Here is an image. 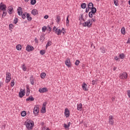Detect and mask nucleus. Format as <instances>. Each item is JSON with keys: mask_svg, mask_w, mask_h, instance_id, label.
I'll return each mask as SVG.
<instances>
[{"mask_svg": "<svg viewBox=\"0 0 130 130\" xmlns=\"http://www.w3.org/2000/svg\"><path fill=\"white\" fill-rule=\"evenodd\" d=\"M17 14L19 16H21L22 18L23 19V20H25L26 19V17H27V12H24L23 14V9H22V7H19L17 9Z\"/></svg>", "mask_w": 130, "mask_h": 130, "instance_id": "nucleus-1", "label": "nucleus"}, {"mask_svg": "<svg viewBox=\"0 0 130 130\" xmlns=\"http://www.w3.org/2000/svg\"><path fill=\"white\" fill-rule=\"evenodd\" d=\"M24 124L26 125V127L28 130L32 129L33 127L34 126V122L32 123L30 120L25 121Z\"/></svg>", "mask_w": 130, "mask_h": 130, "instance_id": "nucleus-2", "label": "nucleus"}, {"mask_svg": "<svg viewBox=\"0 0 130 130\" xmlns=\"http://www.w3.org/2000/svg\"><path fill=\"white\" fill-rule=\"evenodd\" d=\"M82 25L83 27L91 28V27H92V22H91V20L88 19L87 21H84Z\"/></svg>", "mask_w": 130, "mask_h": 130, "instance_id": "nucleus-3", "label": "nucleus"}, {"mask_svg": "<svg viewBox=\"0 0 130 130\" xmlns=\"http://www.w3.org/2000/svg\"><path fill=\"white\" fill-rule=\"evenodd\" d=\"M2 11H7V5H5L3 3L0 4V13Z\"/></svg>", "mask_w": 130, "mask_h": 130, "instance_id": "nucleus-4", "label": "nucleus"}, {"mask_svg": "<svg viewBox=\"0 0 130 130\" xmlns=\"http://www.w3.org/2000/svg\"><path fill=\"white\" fill-rule=\"evenodd\" d=\"M120 78L122 80H126L127 79V73L126 72H123V73L120 74Z\"/></svg>", "mask_w": 130, "mask_h": 130, "instance_id": "nucleus-5", "label": "nucleus"}, {"mask_svg": "<svg viewBox=\"0 0 130 130\" xmlns=\"http://www.w3.org/2000/svg\"><path fill=\"white\" fill-rule=\"evenodd\" d=\"M114 117L112 115H110L109 116V124L111 125H113V123H114Z\"/></svg>", "mask_w": 130, "mask_h": 130, "instance_id": "nucleus-6", "label": "nucleus"}, {"mask_svg": "<svg viewBox=\"0 0 130 130\" xmlns=\"http://www.w3.org/2000/svg\"><path fill=\"white\" fill-rule=\"evenodd\" d=\"M22 88L20 89V91L19 92V96L20 98H23V96H25V94L26 93V90L23 89L22 90Z\"/></svg>", "mask_w": 130, "mask_h": 130, "instance_id": "nucleus-7", "label": "nucleus"}, {"mask_svg": "<svg viewBox=\"0 0 130 130\" xmlns=\"http://www.w3.org/2000/svg\"><path fill=\"white\" fill-rule=\"evenodd\" d=\"M65 64L69 68H72V63L71 62L70 58H67V60L65 61Z\"/></svg>", "mask_w": 130, "mask_h": 130, "instance_id": "nucleus-8", "label": "nucleus"}, {"mask_svg": "<svg viewBox=\"0 0 130 130\" xmlns=\"http://www.w3.org/2000/svg\"><path fill=\"white\" fill-rule=\"evenodd\" d=\"M10 81H11V73L8 72L6 74V83H9Z\"/></svg>", "mask_w": 130, "mask_h": 130, "instance_id": "nucleus-9", "label": "nucleus"}, {"mask_svg": "<svg viewBox=\"0 0 130 130\" xmlns=\"http://www.w3.org/2000/svg\"><path fill=\"white\" fill-rule=\"evenodd\" d=\"M40 93H45V92H48V89L46 87L41 88L39 89Z\"/></svg>", "mask_w": 130, "mask_h": 130, "instance_id": "nucleus-10", "label": "nucleus"}, {"mask_svg": "<svg viewBox=\"0 0 130 130\" xmlns=\"http://www.w3.org/2000/svg\"><path fill=\"white\" fill-rule=\"evenodd\" d=\"M26 51H32V50H34V47L31 45H28L26 47Z\"/></svg>", "mask_w": 130, "mask_h": 130, "instance_id": "nucleus-11", "label": "nucleus"}, {"mask_svg": "<svg viewBox=\"0 0 130 130\" xmlns=\"http://www.w3.org/2000/svg\"><path fill=\"white\" fill-rule=\"evenodd\" d=\"M33 112L35 115H38V113H39V107H35L34 109Z\"/></svg>", "mask_w": 130, "mask_h": 130, "instance_id": "nucleus-12", "label": "nucleus"}, {"mask_svg": "<svg viewBox=\"0 0 130 130\" xmlns=\"http://www.w3.org/2000/svg\"><path fill=\"white\" fill-rule=\"evenodd\" d=\"M88 87V85L86 84V83L83 82L82 84V88L84 91H88V87Z\"/></svg>", "mask_w": 130, "mask_h": 130, "instance_id": "nucleus-13", "label": "nucleus"}, {"mask_svg": "<svg viewBox=\"0 0 130 130\" xmlns=\"http://www.w3.org/2000/svg\"><path fill=\"white\" fill-rule=\"evenodd\" d=\"M64 114L66 117H69V116H70V111L69 110V109L66 108L65 109Z\"/></svg>", "mask_w": 130, "mask_h": 130, "instance_id": "nucleus-14", "label": "nucleus"}, {"mask_svg": "<svg viewBox=\"0 0 130 130\" xmlns=\"http://www.w3.org/2000/svg\"><path fill=\"white\" fill-rule=\"evenodd\" d=\"M34 100H35V99H34V98H33V96H32V95L29 96L28 98H27L26 99V101L32 102V101H34Z\"/></svg>", "mask_w": 130, "mask_h": 130, "instance_id": "nucleus-15", "label": "nucleus"}, {"mask_svg": "<svg viewBox=\"0 0 130 130\" xmlns=\"http://www.w3.org/2000/svg\"><path fill=\"white\" fill-rule=\"evenodd\" d=\"M90 10H91L90 13H92V14H93V15H95V14H96V12H97V9L95 7L90 8Z\"/></svg>", "mask_w": 130, "mask_h": 130, "instance_id": "nucleus-16", "label": "nucleus"}, {"mask_svg": "<svg viewBox=\"0 0 130 130\" xmlns=\"http://www.w3.org/2000/svg\"><path fill=\"white\" fill-rule=\"evenodd\" d=\"M31 14L34 16H36V15H38V11L37 9H34L31 11Z\"/></svg>", "mask_w": 130, "mask_h": 130, "instance_id": "nucleus-17", "label": "nucleus"}, {"mask_svg": "<svg viewBox=\"0 0 130 130\" xmlns=\"http://www.w3.org/2000/svg\"><path fill=\"white\" fill-rule=\"evenodd\" d=\"M26 19H27V21H28V22H31V21L32 20V17H31L30 16V14H29V13L27 14Z\"/></svg>", "mask_w": 130, "mask_h": 130, "instance_id": "nucleus-18", "label": "nucleus"}, {"mask_svg": "<svg viewBox=\"0 0 130 130\" xmlns=\"http://www.w3.org/2000/svg\"><path fill=\"white\" fill-rule=\"evenodd\" d=\"M29 80H30V83L31 84V85H34V84H35L34 77H33V76H31L30 77Z\"/></svg>", "mask_w": 130, "mask_h": 130, "instance_id": "nucleus-19", "label": "nucleus"}, {"mask_svg": "<svg viewBox=\"0 0 130 130\" xmlns=\"http://www.w3.org/2000/svg\"><path fill=\"white\" fill-rule=\"evenodd\" d=\"M87 7H88V8L89 9H92L94 8V4H93V3H89L87 5Z\"/></svg>", "mask_w": 130, "mask_h": 130, "instance_id": "nucleus-20", "label": "nucleus"}, {"mask_svg": "<svg viewBox=\"0 0 130 130\" xmlns=\"http://www.w3.org/2000/svg\"><path fill=\"white\" fill-rule=\"evenodd\" d=\"M82 108H83L82 104H79V105L77 106V110L81 111V110H82Z\"/></svg>", "mask_w": 130, "mask_h": 130, "instance_id": "nucleus-21", "label": "nucleus"}, {"mask_svg": "<svg viewBox=\"0 0 130 130\" xmlns=\"http://www.w3.org/2000/svg\"><path fill=\"white\" fill-rule=\"evenodd\" d=\"M8 10L9 14H13V7H9Z\"/></svg>", "mask_w": 130, "mask_h": 130, "instance_id": "nucleus-22", "label": "nucleus"}, {"mask_svg": "<svg viewBox=\"0 0 130 130\" xmlns=\"http://www.w3.org/2000/svg\"><path fill=\"white\" fill-rule=\"evenodd\" d=\"M52 44V42H51V41H48L47 44L46 45V49H47V47H48V46H50Z\"/></svg>", "mask_w": 130, "mask_h": 130, "instance_id": "nucleus-23", "label": "nucleus"}, {"mask_svg": "<svg viewBox=\"0 0 130 130\" xmlns=\"http://www.w3.org/2000/svg\"><path fill=\"white\" fill-rule=\"evenodd\" d=\"M121 33H122L123 35H125V28H124V27L121 28Z\"/></svg>", "mask_w": 130, "mask_h": 130, "instance_id": "nucleus-24", "label": "nucleus"}, {"mask_svg": "<svg viewBox=\"0 0 130 130\" xmlns=\"http://www.w3.org/2000/svg\"><path fill=\"white\" fill-rule=\"evenodd\" d=\"M69 17H70L69 15H68V16H67V19H66V23H67L66 26H67V27H69V26H70V24H69V23H70V20H69Z\"/></svg>", "mask_w": 130, "mask_h": 130, "instance_id": "nucleus-25", "label": "nucleus"}, {"mask_svg": "<svg viewBox=\"0 0 130 130\" xmlns=\"http://www.w3.org/2000/svg\"><path fill=\"white\" fill-rule=\"evenodd\" d=\"M119 57V58H121V59H124V57H125V56L124 55V53L120 54Z\"/></svg>", "mask_w": 130, "mask_h": 130, "instance_id": "nucleus-26", "label": "nucleus"}, {"mask_svg": "<svg viewBox=\"0 0 130 130\" xmlns=\"http://www.w3.org/2000/svg\"><path fill=\"white\" fill-rule=\"evenodd\" d=\"M46 112V107H42L41 109V113H45Z\"/></svg>", "mask_w": 130, "mask_h": 130, "instance_id": "nucleus-27", "label": "nucleus"}, {"mask_svg": "<svg viewBox=\"0 0 130 130\" xmlns=\"http://www.w3.org/2000/svg\"><path fill=\"white\" fill-rule=\"evenodd\" d=\"M81 8L82 9H86L87 8V4L86 3H82L81 5Z\"/></svg>", "mask_w": 130, "mask_h": 130, "instance_id": "nucleus-28", "label": "nucleus"}, {"mask_svg": "<svg viewBox=\"0 0 130 130\" xmlns=\"http://www.w3.org/2000/svg\"><path fill=\"white\" fill-rule=\"evenodd\" d=\"M16 49L17 50H22V46H21V45H16Z\"/></svg>", "mask_w": 130, "mask_h": 130, "instance_id": "nucleus-29", "label": "nucleus"}, {"mask_svg": "<svg viewBox=\"0 0 130 130\" xmlns=\"http://www.w3.org/2000/svg\"><path fill=\"white\" fill-rule=\"evenodd\" d=\"M7 13L8 12H7V11H3L2 17V18H5V17H6V16H7Z\"/></svg>", "mask_w": 130, "mask_h": 130, "instance_id": "nucleus-30", "label": "nucleus"}, {"mask_svg": "<svg viewBox=\"0 0 130 130\" xmlns=\"http://www.w3.org/2000/svg\"><path fill=\"white\" fill-rule=\"evenodd\" d=\"M26 114H27V113L25 112V111H23L21 112V116H22L23 117L26 116Z\"/></svg>", "mask_w": 130, "mask_h": 130, "instance_id": "nucleus-31", "label": "nucleus"}, {"mask_svg": "<svg viewBox=\"0 0 130 130\" xmlns=\"http://www.w3.org/2000/svg\"><path fill=\"white\" fill-rule=\"evenodd\" d=\"M80 16L81 17H79V21H82V20H83V21L85 22V21L86 20H85V19H84V18H83V14H81Z\"/></svg>", "mask_w": 130, "mask_h": 130, "instance_id": "nucleus-32", "label": "nucleus"}, {"mask_svg": "<svg viewBox=\"0 0 130 130\" xmlns=\"http://www.w3.org/2000/svg\"><path fill=\"white\" fill-rule=\"evenodd\" d=\"M61 33H62V30H60V29H58L57 31V35H61Z\"/></svg>", "mask_w": 130, "mask_h": 130, "instance_id": "nucleus-33", "label": "nucleus"}, {"mask_svg": "<svg viewBox=\"0 0 130 130\" xmlns=\"http://www.w3.org/2000/svg\"><path fill=\"white\" fill-rule=\"evenodd\" d=\"M45 76H46V74L45 73H42L41 74V77L42 79H44L45 78Z\"/></svg>", "mask_w": 130, "mask_h": 130, "instance_id": "nucleus-34", "label": "nucleus"}, {"mask_svg": "<svg viewBox=\"0 0 130 130\" xmlns=\"http://www.w3.org/2000/svg\"><path fill=\"white\" fill-rule=\"evenodd\" d=\"M101 50V52H102V53H105V48H104V47H102L100 48Z\"/></svg>", "mask_w": 130, "mask_h": 130, "instance_id": "nucleus-35", "label": "nucleus"}, {"mask_svg": "<svg viewBox=\"0 0 130 130\" xmlns=\"http://www.w3.org/2000/svg\"><path fill=\"white\" fill-rule=\"evenodd\" d=\"M35 4H36V0H31L30 4L32 5V6H34Z\"/></svg>", "mask_w": 130, "mask_h": 130, "instance_id": "nucleus-36", "label": "nucleus"}, {"mask_svg": "<svg viewBox=\"0 0 130 130\" xmlns=\"http://www.w3.org/2000/svg\"><path fill=\"white\" fill-rule=\"evenodd\" d=\"M98 80H92V85H97Z\"/></svg>", "mask_w": 130, "mask_h": 130, "instance_id": "nucleus-37", "label": "nucleus"}, {"mask_svg": "<svg viewBox=\"0 0 130 130\" xmlns=\"http://www.w3.org/2000/svg\"><path fill=\"white\" fill-rule=\"evenodd\" d=\"M114 4L115 6L117 7L118 6V0H114Z\"/></svg>", "mask_w": 130, "mask_h": 130, "instance_id": "nucleus-38", "label": "nucleus"}, {"mask_svg": "<svg viewBox=\"0 0 130 130\" xmlns=\"http://www.w3.org/2000/svg\"><path fill=\"white\" fill-rule=\"evenodd\" d=\"M40 54H41L42 55H44V54H45V50H41L40 51Z\"/></svg>", "mask_w": 130, "mask_h": 130, "instance_id": "nucleus-39", "label": "nucleus"}, {"mask_svg": "<svg viewBox=\"0 0 130 130\" xmlns=\"http://www.w3.org/2000/svg\"><path fill=\"white\" fill-rule=\"evenodd\" d=\"M59 21H60V16H57V17H56V22H57V23H59Z\"/></svg>", "mask_w": 130, "mask_h": 130, "instance_id": "nucleus-40", "label": "nucleus"}, {"mask_svg": "<svg viewBox=\"0 0 130 130\" xmlns=\"http://www.w3.org/2000/svg\"><path fill=\"white\" fill-rule=\"evenodd\" d=\"M93 15H94V13H92V12H89L88 13V16L89 18H93Z\"/></svg>", "mask_w": 130, "mask_h": 130, "instance_id": "nucleus-41", "label": "nucleus"}, {"mask_svg": "<svg viewBox=\"0 0 130 130\" xmlns=\"http://www.w3.org/2000/svg\"><path fill=\"white\" fill-rule=\"evenodd\" d=\"M11 87H14V86H15V80H13L11 81Z\"/></svg>", "mask_w": 130, "mask_h": 130, "instance_id": "nucleus-42", "label": "nucleus"}, {"mask_svg": "<svg viewBox=\"0 0 130 130\" xmlns=\"http://www.w3.org/2000/svg\"><path fill=\"white\" fill-rule=\"evenodd\" d=\"M47 29V27H46V26H44L42 27L43 32H45Z\"/></svg>", "mask_w": 130, "mask_h": 130, "instance_id": "nucleus-43", "label": "nucleus"}, {"mask_svg": "<svg viewBox=\"0 0 130 130\" xmlns=\"http://www.w3.org/2000/svg\"><path fill=\"white\" fill-rule=\"evenodd\" d=\"M22 70L24 72H26V71H27V68L25 67L24 64L22 65Z\"/></svg>", "mask_w": 130, "mask_h": 130, "instance_id": "nucleus-44", "label": "nucleus"}, {"mask_svg": "<svg viewBox=\"0 0 130 130\" xmlns=\"http://www.w3.org/2000/svg\"><path fill=\"white\" fill-rule=\"evenodd\" d=\"M80 60H76V62H75V66H79V64H80Z\"/></svg>", "mask_w": 130, "mask_h": 130, "instance_id": "nucleus-45", "label": "nucleus"}, {"mask_svg": "<svg viewBox=\"0 0 130 130\" xmlns=\"http://www.w3.org/2000/svg\"><path fill=\"white\" fill-rule=\"evenodd\" d=\"M14 24H17L18 23V18L15 17L13 21Z\"/></svg>", "mask_w": 130, "mask_h": 130, "instance_id": "nucleus-46", "label": "nucleus"}, {"mask_svg": "<svg viewBox=\"0 0 130 130\" xmlns=\"http://www.w3.org/2000/svg\"><path fill=\"white\" fill-rule=\"evenodd\" d=\"M44 39H45L44 37H43V35H41L40 38V40H42V41L43 42V41H44Z\"/></svg>", "mask_w": 130, "mask_h": 130, "instance_id": "nucleus-47", "label": "nucleus"}, {"mask_svg": "<svg viewBox=\"0 0 130 130\" xmlns=\"http://www.w3.org/2000/svg\"><path fill=\"white\" fill-rule=\"evenodd\" d=\"M61 31H63L62 32V34L63 35H64L66 34V29H64V28H62V30Z\"/></svg>", "mask_w": 130, "mask_h": 130, "instance_id": "nucleus-48", "label": "nucleus"}, {"mask_svg": "<svg viewBox=\"0 0 130 130\" xmlns=\"http://www.w3.org/2000/svg\"><path fill=\"white\" fill-rule=\"evenodd\" d=\"M47 105V102H45L43 104V107H46V105Z\"/></svg>", "mask_w": 130, "mask_h": 130, "instance_id": "nucleus-49", "label": "nucleus"}, {"mask_svg": "<svg viewBox=\"0 0 130 130\" xmlns=\"http://www.w3.org/2000/svg\"><path fill=\"white\" fill-rule=\"evenodd\" d=\"M26 92H30V88H29V86H26Z\"/></svg>", "mask_w": 130, "mask_h": 130, "instance_id": "nucleus-50", "label": "nucleus"}, {"mask_svg": "<svg viewBox=\"0 0 130 130\" xmlns=\"http://www.w3.org/2000/svg\"><path fill=\"white\" fill-rule=\"evenodd\" d=\"M13 27H14V25L13 24H9V28L10 29H13Z\"/></svg>", "mask_w": 130, "mask_h": 130, "instance_id": "nucleus-51", "label": "nucleus"}, {"mask_svg": "<svg viewBox=\"0 0 130 130\" xmlns=\"http://www.w3.org/2000/svg\"><path fill=\"white\" fill-rule=\"evenodd\" d=\"M127 94L129 98H130V90L127 91Z\"/></svg>", "mask_w": 130, "mask_h": 130, "instance_id": "nucleus-52", "label": "nucleus"}, {"mask_svg": "<svg viewBox=\"0 0 130 130\" xmlns=\"http://www.w3.org/2000/svg\"><path fill=\"white\" fill-rule=\"evenodd\" d=\"M126 44H130V38H129L128 39V40H127V42H126Z\"/></svg>", "mask_w": 130, "mask_h": 130, "instance_id": "nucleus-53", "label": "nucleus"}, {"mask_svg": "<svg viewBox=\"0 0 130 130\" xmlns=\"http://www.w3.org/2000/svg\"><path fill=\"white\" fill-rule=\"evenodd\" d=\"M63 126L65 128H68V127H69V126L67 125V124H64Z\"/></svg>", "mask_w": 130, "mask_h": 130, "instance_id": "nucleus-54", "label": "nucleus"}, {"mask_svg": "<svg viewBox=\"0 0 130 130\" xmlns=\"http://www.w3.org/2000/svg\"><path fill=\"white\" fill-rule=\"evenodd\" d=\"M90 9L89 8H86V10H85V13H89V11Z\"/></svg>", "mask_w": 130, "mask_h": 130, "instance_id": "nucleus-55", "label": "nucleus"}, {"mask_svg": "<svg viewBox=\"0 0 130 130\" xmlns=\"http://www.w3.org/2000/svg\"><path fill=\"white\" fill-rule=\"evenodd\" d=\"M93 22H96V19H95V18L91 19V23H92Z\"/></svg>", "mask_w": 130, "mask_h": 130, "instance_id": "nucleus-56", "label": "nucleus"}, {"mask_svg": "<svg viewBox=\"0 0 130 130\" xmlns=\"http://www.w3.org/2000/svg\"><path fill=\"white\" fill-rule=\"evenodd\" d=\"M114 58L115 60H117L118 59H119V57H117V56H116Z\"/></svg>", "mask_w": 130, "mask_h": 130, "instance_id": "nucleus-57", "label": "nucleus"}, {"mask_svg": "<svg viewBox=\"0 0 130 130\" xmlns=\"http://www.w3.org/2000/svg\"><path fill=\"white\" fill-rule=\"evenodd\" d=\"M35 41L36 43H38V39H37V38H35Z\"/></svg>", "mask_w": 130, "mask_h": 130, "instance_id": "nucleus-58", "label": "nucleus"}, {"mask_svg": "<svg viewBox=\"0 0 130 130\" xmlns=\"http://www.w3.org/2000/svg\"><path fill=\"white\" fill-rule=\"evenodd\" d=\"M56 29H58L57 28H56V26H54L53 28V31H54L55 30H56Z\"/></svg>", "mask_w": 130, "mask_h": 130, "instance_id": "nucleus-59", "label": "nucleus"}, {"mask_svg": "<svg viewBox=\"0 0 130 130\" xmlns=\"http://www.w3.org/2000/svg\"><path fill=\"white\" fill-rule=\"evenodd\" d=\"M29 94H30V92L26 91V96H29Z\"/></svg>", "mask_w": 130, "mask_h": 130, "instance_id": "nucleus-60", "label": "nucleus"}, {"mask_svg": "<svg viewBox=\"0 0 130 130\" xmlns=\"http://www.w3.org/2000/svg\"><path fill=\"white\" fill-rule=\"evenodd\" d=\"M48 15H45L44 17V19H48Z\"/></svg>", "mask_w": 130, "mask_h": 130, "instance_id": "nucleus-61", "label": "nucleus"}, {"mask_svg": "<svg viewBox=\"0 0 130 130\" xmlns=\"http://www.w3.org/2000/svg\"><path fill=\"white\" fill-rule=\"evenodd\" d=\"M48 28L49 29V32H50V31H51V27H50V26H48Z\"/></svg>", "mask_w": 130, "mask_h": 130, "instance_id": "nucleus-62", "label": "nucleus"}, {"mask_svg": "<svg viewBox=\"0 0 130 130\" xmlns=\"http://www.w3.org/2000/svg\"><path fill=\"white\" fill-rule=\"evenodd\" d=\"M58 28L56 29L55 30V31H54V32H55V34H57V30H58Z\"/></svg>", "mask_w": 130, "mask_h": 130, "instance_id": "nucleus-63", "label": "nucleus"}, {"mask_svg": "<svg viewBox=\"0 0 130 130\" xmlns=\"http://www.w3.org/2000/svg\"><path fill=\"white\" fill-rule=\"evenodd\" d=\"M71 122H68V126H69V127H70V125H71Z\"/></svg>", "mask_w": 130, "mask_h": 130, "instance_id": "nucleus-64", "label": "nucleus"}]
</instances>
